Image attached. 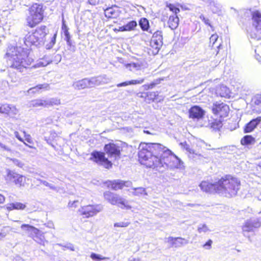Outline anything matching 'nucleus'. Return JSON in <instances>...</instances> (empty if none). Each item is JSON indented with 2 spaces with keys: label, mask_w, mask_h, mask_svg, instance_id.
<instances>
[{
  "label": "nucleus",
  "mask_w": 261,
  "mask_h": 261,
  "mask_svg": "<svg viewBox=\"0 0 261 261\" xmlns=\"http://www.w3.org/2000/svg\"><path fill=\"white\" fill-rule=\"evenodd\" d=\"M21 228H26L28 230H32L33 228H34V226L30 225L29 224H23L21 226Z\"/></svg>",
  "instance_id": "49"
},
{
  "label": "nucleus",
  "mask_w": 261,
  "mask_h": 261,
  "mask_svg": "<svg viewBox=\"0 0 261 261\" xmlns=\"http://www.w3.org/2000/svg\"><path fill=\"white\" fill-rule=\"evenodd\" d=\"M212 112L219 118L224 119L228 116L230 108L228 105L223 102H216L213 105Z\"/></svg>",
  "instance_id": "8"
},
{
  "label": "nucleus",
  "mask_w": 261,
  "mask_h": 261,
  "mask_svg": "<svg viewBox=\"0 0 261 261\" xmlns=\"http://www.w3.org/2000/svg\"><path fill=\"white\" fill-rule=\"evenodd\" d=\"M104 150L110 158L115 160H119L121 156V147L114 143L105 144Z\"/></svg>",
  "instance_id": "10"
},
{
  "label": "nucleus",
  "mask_w": 261,
  "mask_h": 261,
  "mask_svg": "<svg viewBox=\"0 0 261 261\" xmlns=\"http://www.w3.org/2000/svg\"><path fill=\"white\" fill-rule=\"evenodd\" d=\"M212 243V240L210 239L204 244H203V247L207 249H210L211 248Z\"/></svg>",
  "instance_id": "44"
},
{
  "label": "nucleus",
  "mask_w": 261,
  "mask_h": 261,
  "mask_svg": "<svg viewBox=\"0 0 261 261\" xmlns=\"http://www.w3.org/2000/svg\"><path fill=\"white\" fill-rule=\"evenodd\" d=\"M11 108L8 104H4L0 106V113L9 114Z\"/></svg>",
  "instance_id": "38"
},
{
  "label": "nucleus",
  "mask_w": 261,
  "mask_h": 261,
  "mask_svg": "<svg viewBox=\"0 0 261 261\" xmlns=\"http://www.w3.org/2000/svg\"><path fill=\"white\" fill-rule=\"evenodd\" d=\"M146 101L148 102H153L156 100L159 97L158 91L146 92Z\"/></svg>",
  "instance_id": "33"
},
{
  "label": "nucleus",
  "mask_w": 261,
  "mask_h": 261,
  "mask_svg": "<svg viewBox=\"0 0 261 261\" xmlns=\"http://www.w3.org/2000/svg\"><path fill=\"white\" fill-rule=\"evenodd\" d=\"M0 148H2L4 150L9 151L10 149L6 146L5 145H3L1 142H0Z\"/></svg>",
  "instance_id": "52"
},
{
  "label": "nucleus",
  "mask_w": 261,
  "mask_h": 261,
  "mask_svg": "<svg viewBox=\"0 0 261 261\" xmlns=\"http://www.w3.org/2000/svg\"><path fill=\"white\" fill-rule=\"evenodd\" d=\"M90 257L93 260H106L108 259V258L107 257H103L100 256V255L95 254L94 253H91L90 255Z\"/></svg>",
  "instance_id": "39"
},
{
  "label": "nucleus",
  "mask_w": 261,
  "mask_h": 261,
  "mask_svg": "<svg viewBox=\"0 0 261 261\" xmlns=\"http://www.w3.org/2000/svg\"><path fill=\"white\" fill-rule=\"evenodd\" d=\"M24 42L28 46L36 45L39 42L33 32H29L24 38Z\"/></svg>",
  "instance_id": "21"
},
{
  "label": "nucleus",
  "mask_w": 261,
  "mask_h": 261,
  "mask_svg": "<svg viewBox=\"0 0 261 261\" xmlns=\"http://www.w3.org/2000/svg\"><path fill=\"white\" fill-rule=\"evenodd\" d=\"M161 81V80L159 79L156 80L155 81L149 83V85L150 86V87L151 89L153 88L157 85L158 84H160Z\"/></svg>",
  "instance_id": "47"
},
{
  "label": "nucleus",
  "mask_w": 261,
  "mask_h": 261,
  "mask_svg": "<svg viewBox=\"0 0 261 261\" xmlns=\"http://www.w3.org/2000/svg\"><path fill=\"white\" fill-rule=\"evenodd\" d=\"M120 12L118 7L116 6L107 8L104 10L105 16L109 19L117 18L120 15Z\"/></svg>",
  "instance_id": "17"
},
{
  "label": "nucleus",
  "mask_w": 261,
  "mask_h": 261,
  "mask_svg": "<svg viewBox=\"0 0 261 261\" xmlns=\"http://www.w3.org/2000/svg\"><path fill=\"white\" fill-rule=\"evenodd\" d=\"M144 82V79H140L139 80H133L128 81H125L119 83L117 85L118 87L127 86L130 85L141 84Z\"/></svg>",
  "instance_id": "31"
},
{
  "label": "nucleus",
  "mask_w": 261,
  "mask_h": 261,
  "mask_svg": "<svg viewBox=\"0 0 261 261\" xmlns=\"http://www.w3.org/2000/svg\"><path fill=\"white\" fill-rule=\"evenodd\" d=\"M163 44V32L162 31L158 30L152 35L150 42V46L148 48L149 53L155 55H156L160 49Z\"/></svg>",
  "instance_id": "7"
},
{
  "label": "nucleus",
  "mask_w": 261,
  "mask_h": 261,
  "mask_svg": "<svg viewBox=\"0 0 261 261\" xmlns=\"http://www.w3.org/2000/svg\"><path fill=\"white\" fill-rule=\"evenodd\" d=\"M137 26V22L135 20H132L127 22L126 24L120 27L118 29H114L115 32H126L134 30Z\"/></svg>",
  "instance_id": "20"
},
{
  "label": "nucleus",
  "mask_w": 261,
  "mask_h": 261,
  "mask_svg": "<svg viewBox=\"0 0 261 261\" xmlns=\"http://www.w3.org/2000/svg\"><path fill=\"white\" fill-rule=\"evenodd\" d=\"M241 185V181L238 178L230 174H226L214 183L202 181L199 186L205 192L214 191L225 197L231 198L237 195Z\"/></svg>",
  "instance_id": "2"
},
{
  "label": "nucleus",
  "mask_w": 261,
  "mask_h": 261,
  "mask_svg": "<svg viewBox=\"0 0 261 261\" xmlns=\"http://www.w3.org/2000/svg\"><path fill=\"white\" fill-rule=\"evenodd\" d=\"M241 144L243 146H248L255 143V139L251 135H246L241 140Z\"/></svg>",
  "instance_id": "29"
},
{
  "label": "nucleus",
  "mask_w": 261,
  "mask_h": 261,
  "mask_svg": "<svg viewBox=\"0 0 261 261\" xmlns=\"http://www.w3.org/2000/svg\"><path fill=\"white\" fill-rule=\"evenodd\" d=\"M253 109L256 113H261V95L255 96L253 99Z\"/></svg>",
  "instance_id": "27"
},
{
  "label": "nucleus",
  "mask_w": 261,
  "mask_h": 261,
  "mask_svg": "<svg viewBox=\"0 0 261 261\" xmlns=\"http://www.w3.org/2000/svg\"><path fill=\"white\" fill-rule=\"evenodd\" d=\"M6 200L5 197L2 194H0V204H3Z\"/></svg>",
  "instance_id": "51"
},
{
  "label": "nucleus",
  "mask_w": 261,
  "mask_h": 261,
  "mask_svg": "<svg viewBox=\"0 0 261 261\" xmlns=\"http://www.w3.org/2000/svg\"><path fill=\"white\" fill-rule=\"evenodd\" d=\"M26 208V205L21 202H15L9 203L6 207V210L8 211H11L14 210H23Z\"/></svg>",
  "instance_id": "24"
},
{
  "label": "nucleus",
  "mask_w": 261,
  "mask_h": 261,
  "mask_svg": "<svg viewBox=\"0 0 261 261\" xmlns=\"http://www.w3.org/2000/svg\"><path fill=\"white\" fill-rule=\"evenodd\" d=\"M161 20L162 22L167 21L168 27L172 30L177 28L179 23V18L177 15H170L169 16L167 12L162 13Z\"/></svg>",
  "instance_id": "11"
},
{
  "label": "nucleus",
  "mask_w": 261,
  "mask_h": 261,
  "mask_svg": "<svg viewBox=\"0 0 261 261\" xmlns=\"http://www.w3.org/2000/svg\"><path fill=\"white\" fill-rule=\"evenodd\" d=\"M250 37L256 40H261V27H254L249 33Z\"/></svg>",
  "instance_id": "30"
},
{
  "label": "nucleus",
  "mask_w": 261,
  "mask_h": 261,
  "mask_svg": "<svg viewBox=\"0 0 261 261\" xmlns=\"http://www.w3.org/2000/svg\"><path fill=\"white\" fill-rule=\"evenodd\" d=\"M60 104V100L58 99L52 98L48 101L45 99H36L30 102V107H48L54 106H58Z\"/></svg>",
  "instance_id": "12"
},
{
  "label": "nucleus",
  "mask_w": 261,
  "mask_h": 261,
  "mask_svg": "<svg viewBox=\"0 0 261 261\" xmlns=\"http://www.w3.org/2000/svg\"><path fill=\"white\" fill-rule=\"evenodd\" d=\"M46 7L40 3H34L27 9L25 17L26 26L34 29L44 21L46 17Z\"/></svg>",
  "instance_id": "4"
},
{
  "label": "nucleus",
  "mask_w": 261,
  "mask_h": 261,
  "mask_svg": "<svg viewBox=\"0 0 261 261\" xmlns=\"http://www.w3.org/2000/svg\"><path fill=\"white\" fill-rule=\"evenodd\" d=\"M131 182L128 181L121 180H114L110 181L108 184V187L113 190H122L125 187H128Z\"/></svg>",
  "instance_id": "16"
},
{
  "label": "nucleus",
  "mask_w": 261,
  "mask_h": 261,
  "mask_svg": "<svg viewBox=\"0 0 261 261\" xmlns=\"http://www.w3.org/2000/svg\"><path fill=\"white\" fill-rule=\"evenodd\" d=\"M184 241H185V239L180 237L173 238L170 237L168 238V242L171 247L177 248L181 246L184 244Z\"/></svg>",
  "instance_id": "22"
},
{
  "label": "nucleus",
  "mask_w": 261,
  "mask_h": 261,
  "mask_svg": "<svg viewBox=\"0 0 261 261\" xmlns=\"http://www.w3.org/2000/svg\"><path fill=\"white\" fill-rule=\"evenodd\" d=\"M224 119H214L209 125L211 128L215 130H219L223 126V121Z\"/></svg>",
  "instance_id": "28"
},
{
  "label": "nucleus",
  "mask_w": 261,
  "mask_h": 261,
  "mask_svg": "<svg viewBox=\"0 0 261 261\" xmlns=\"http://www.w3.org/2000/svg\"><path fill=\"white\" fill-rule=\"evenodd\" d=\"M252 19L254 28L261 27V13L258 11H255L252 13Z\"/></svg>",
  "instance_id": "25"
},
{
  "label": "nucleus",
  "mask_w": 261,
  "mask_h": 261,
  "mask_svg": "<svg viewBox=\"0 0 261 261\" xmlns=\"http://www.w3.org/2000/svg\"><path fill=\"white\" fill-rule=\"evenodd\" d=\"M15 135L16 137L20 141L22 142L25 145H27V143H25V142L24 141H25L27 142H28V143H29L30 144H33V140H32L31 137L29 135H25V138H24V140L21 137H20L19 136L18 132H15Z\"/></svg>",
  "instance_id": "37"
},
{
  "label": "nucleus",
  "mask_w": 261,
  "mask_h": 261,
  "mask_svg": "<svg viewBox=\"0 0 261 261\" xmlns=\"http://www.w3.org/2000/svg\"><path fill=\"white\" fill-rule=\"evenodd\" d=\"M143 87H144V89L146 90L151 89L149 84H145L143 86Z\"/></svg>",
  "instance_id": "54"
},
{
  "label": "nucleus",
  "mask_w": 261,
  "mask_h": 261,
  "mask_svg": "<svg viewBox=\"0 0 261 261\" xmlns=\"http://www.w3.org/2000/svg\"><path fill=\"white\" fill-rule=\"evenodd\" d=\"M261 121V117H257L252 119L244 126L243 131L245 133H251Z\"/></svg>",
  "instance_id": "18"
},
{
  "label": "nucleus",
  "mask_w": 261,
  "mask_h": 261,
  "mask_svg": "<svg viewBox=\"0 0 261 261\" xmlns=\"http://www.w3.org/2000/svg\"><path fill=\"white\" fill-rule=\"evenodd\" d=\"M57 36V33H56L54 35L53 37L51 38V44L52 46L54 45L55 44V43H56Z\"/></svg>",
  "instance_id": "50"
},
{
  "label": "nucleus",
  "mask_w": 261,
  "mask_h": 261,
  "mask_svg": "<svg viewBox=\"0 0 261 261\" xmlns=\"http://www.w3.org/2000/svg\"><path fill=\"white\" fill-rule=\"evenodd\" d=\"M177 156L166 146L161 143H148L139 148L138 161L149 168H157L165 165L174 167Z\"/></svg>",
  "instance_id": "1"
},
{
  "label": "nucleus",
  "mask_w": 261,
  "mask_h": 261,
  "mask_svg": "<svg viewBox=\"0 0 261 261\" xmlns=\"http://www.w3.org/2000/svg\"><path fill=\"white\" fill-rule=\"evenodd\" d=\"M6 180L14 183L18 187L24 186L26 182V177L22 175L8 171L7 174Z\"/></svg>",
  "instance_id": "13"
},
{
  "label": "nucleus",
  "mask_w": 261,
  "mask_h": 261,
  "mask_svg": "<svg viewBox=\"0 0 261 261\" xmlns=\"http://www.w3.org/2000/svg\"><path fill=\"white\" fill-rule=\"evenodd\" d=\"M105 199L110 204L117 206L122 209H130L131 206L128 201L122 197L120 195L106 191L103 193Z\"/></svg>",
  "instance_id": "5"
},
{
  "label": "nucleus",
  "mask_w": 261,
  "mask_h": 261,
  "mask_svg": "<svg viewBox=\"0 0 261 261\" xmlns=\"http://www.w3.org/2000/svg\"><path fill=\"white\" fill-rule=\"evenodd\" d=\"M6 56L11 62V67L20 72L24 69L45 66L47 64L39 62L37 64L33 65V59L29 56L27 50L20 46H11L8 50Z\"/></svg>",
  "instance_id": "3"
},
{
  "label": "nucleus",
  "mask_w": 261,
  "mask_h": 261,
  "mask_svg": "<svg viewBox=\"0 0 261 261\" xmlns=\"http://www.w3.org/2000/svg\"><path fill=\"white\" fill-rule=\"evenodd\" d=\"M128 261H139L138 258H134L132 259L129 260Z\"/></svg>",
  "instance_id": "56"
},
{
  "label": "nucleus",
  "mask_w": 261,
  "mask_h": 261,
  "mask_svg": "<svg viewBox=\"0 0 261 261\" xmlns=\"http://www.w3.org/2000/svg\"><path fill=\"white\" fill-rule=\"evenodd\" d=\"M188 113L189 118L198 120L203 118L205 111L198 106H193L190 108Z\"/></svg>",
  "instance_id": "14"
},
{
  "label": "nucleus",
  "mask_w": 261,
  "mask_h": 261,
  "mask_svg": "<svg viewBox=\"0 0 261 261\" xmlns=\"http://www.w3.org/2000/svg\"><path fill=\"white\" fill-rule=\"evenodd\" d=\"M90 160L102 166L106 169H110L113 166V163L106 156L105 152L94 150L91 153Z\"/></svg>",
  "instance_id": "6"
},
{
  "label": "nucleus",
  "mask_w": 261,
  "mask_h": 261,
  "mask_svg": "<svg viewBox=\"0 0 261 261\" xmlns=\"http://www.w3.org/2000/svg\"><path fill=\"white\" fill-rule=\"evenodd\" d=\"M180 146H181V147L182 148L186 149V150H187L189 152H192V150L190 148V146L188 144V143H187L186 141H184L183 142L180 143Z\"/></svg>",
  "instance_id": "41"
},
{
  "label": "nucleus",
  "mask_w": 261,
  "mask_h": 261,
  "mask_svg": "<svg viewBox=\"0 0 261 261\" xmlns=\"http://www.w3.org/2000/svg\"><path fill=\"white\" fill-rule=\"evenodd\" d=\"M178 6H179V4L175 5L171 3L166 4V7L174 14L173 15H177V14L180 12V9L178 7Z\"/></svg>",
  "instance_id": "35"
},
{
  "label": "nucleus",
  "mask_w": 261,
  "mask_h": 261,
  "mask_svg": "<svg viewBox=\"0 0 261 261\" xmlns=\"http://www.w3.org/2000/svg\"><path fill=\"white\" fill-rule=\"evenodd\" d=\"M13 163L19 167L22 168L23 166V164L22 162L17 159H12Z\"/></svg>",
  "instance_id": "46"
},
{
  "label": "nucleus",
  "mask_w": 261,
  "mask_h": 261,
  "mask_svg": "<svg viewBox=\"0 0 261 261\" xmlns=\"http://www.w3.org/2000/svg\"><path fill=\"white\" fill-rule=\"evenodd\" d=\"M201 20L206 25L210 26L213 31L214 30V27L211 24L208 19L206 18L204 15H201L200 16Z\"/></svg>",
  "instance_id": "40"
},
{
  "label": "nucleus",
  "mask_w": 261,
  "mask_h": 261,
  "mask_svg": "<svg viewBox=\"0 0 261 261\" xmlns=\"http://www.w3.org/2000/svg\"><path fill=\"white\" fill-rule=\"evenodd\" d=\"M32 231H33L36 234H38L40 233V230L35 227L34 228H33Z\"/></svg>",
  "instance_id": "55"
},
{
  "label": "nucleus",
  "mask_w": 261,
  "mask_h": 261,
  "mask_svg": "<svg viewBox=\"0 0 261 261\" xmlns=\"http://www.w3.org/2000/svg\"><path fill=\"white\" fill-rule=\"evenodd\" d=\"M129 223L128 222H119L114 224L115 227H125L129 225Z\"/></svg>",
  "instance_id": "43"
},
{
  "label": "nucleus",
  "mask_w": 261,
  "mask_h": 261,
  "mask_svg": "<svg viewBox=\"0 0 261 261\" xmlns=\"http://www.w3.org/2000/svg\"><path fill=\"white\" fill-rule=\"evenodd\" d=\"M36 37L38 41L43 40L47 34V29L46 25H41L32 31Z\"/></svg>",
  "instance_id": "19"
},
{
  "label": "nucleus",
  "mask_w": 261,
  "mask_h": 261,
  "mask_svg": "<svg viewBox=\"0 0 261 261\" xmlns=\"http://www.w3.org/2000/svg\"><path fill=\"white\" fill-rule=\"evenodd\" d=\"M101 210L102 207L99 204H88L81 206L79 212L84 218H88L95 216Z\"/></svg>",
  "instance_id": "9"
},
{
  "label": "nucleus",
  "mask_w": 261,
  "mask_h": 261,
  "mask_svg": "<svg viewBox=\"0 0 261 261\" xmlns=\"http://www.w3.org/2000/svg\"><path fill=\"white\" fill-rule=\"evenodd\" d=\"M141 29L143 31H146L148 30L149 24L148 20L146 18H142L139 22Z\"/></svg>",
  "instance_id": "36"
},
{
  "label": "nucleus",
  "mask_w": 261,
  "mask_h": 261,
  "mask_svg": "<svg viewBox=\"0 0 261 261\" xmlns=\"http://www.w3.org/2000/svg\"><path fill=\"white\" fill-rule=\"evenodd\" d=\"M219 36L217 34L215 33L212 35L210 38L209 46L212 49H214L213 54L217 56L222 48V41L218 42Z\"/></svg>",
  "instance_id": "15"
},
{
  "label": "nucleus",
  "mask_w": 261,
  "mask_h": 261,
  "mask_svg": "<svg viewBox=\"0 0 261 261\" xmlns=\"http://www.w3.org/2000/svg\"><path fill=\"white\" fill-rule=\"evenodd\" d=\"M77 202V201H74L72 202H69L68 204V207L70 208H76L77 206L75 204Z\"/></svg>",
  "instance_id": "48"
},
{
  "label": "nucleus",
  "mask_w": 261,
  "mask_h": 261,
  "mask_svg": "<svg viewBox=\"0 0 261 261\" xmlns=\"http://www.w3.org/2000/svg\"><path fill=\"white\" fill-rule=\"evenodd\" d=\"M197 230L199 233H201L207 231L208 230V229L206 225L203 224L201 226L198 227Z\"/></svg>",
  "instance_id": "42"
},
{
  "label": "nucleus",
  "mask_w": 261,
  "mask_h": 261,
  "mask_svg": "<svg viewBox=\"0 0 261 261\" xmlns=\"http://www.w3.org/2000/svg\"><path fill=\"white\" fill-rule=\"evenodd\" d=\"M145 132L147 134H150L148 131H145Z\"/></svg>",
  "instance_id": "57"
},
{
  "label": "nucleus",
  "mask_w": 261,
  "mask_h": 261,
  "mask_svg": "<svg viewBox=\"0 0 261 261\" xmlns=\"http://www.w3.org/2000/svg\"><path fill=\"white\" fill-rule=\"evenodd\" d=\"M256 169L258 174H261V163H259L256 166Z\"/></svg>",
  "instance_id": "53"
},
{
  "label": "nucleus",
  "mask_w": 261,
  "mask_h": 261,
  "mask_svg": "<svg viewBox=\"0 0 261 261\" xmlns=\"http://www.w3.org/2000/svg\"><path fill=\"white\" fill-rule=\"evenodd\" d=\"M90 82L87 79H83L76 83V87L78 89H83L89 87Z\"/></svg>",
  "instance_id": "34"
},
{
  "label": "nucleus",
  "mask_w": 261,
  "mask_h": 261,
  "mask_svg": "<svg viewBox=\"0 0 261 261\" xmlns=\"http://www.w3.org/2000/svg\"><path fill=\"white\" fill-rule=\"evenodd\" d=\"M137 96L141 98H143L146 101V92H140L137 93Z\"/></svg>",
  "instance_id": "45"
},
{
  "label": "nucleus",
  "mask_w": 261,
  "mask_h": 261,
  "mask_svg": "<svg viewBox=\"0 0 261 261\" xmlns=\"http://www.w3.org/2000/svg\"><path fill=\"white\" fill-rule=\"evenodd\" d=\"M48 87L49 85L47 84H39L30 88L28 90V92L31 94H35L42 90H47Z\"/></svg>",
  "instance_id": "26"
},
{
  "label": "nucleus",
  "mask_w": 261,
  "mask_h": 261,
  "mask_svg": "<svg viewBox=\"0 0 261 261\" xmlns=\"http://www.w3.org/2000/svg\"><path fill=\"white\" fill-rule=\"evenodd\" d=\"M258 222L252 221L251 220L246 221L242 226L243 231L250 232L252 231L255 227L259 226Z\"/></svg>",
  "instance_id": "23"
},
{
  "label": "nucleus",
  "mask_w": 261,
  "mask_h": 261,
  "mask_svg": "<svg viewBox=\"0 0 261 261\" xmlns=\"http://www.w3.org/2000/svg\"><path fill=\"white\" fill-rule=\"evenodd\" d=\"M62 30L64 32V34L65 36V40L67 43V44L69 46L71 45V41L70 35L69 32L68 31V28L67 26L66 25L65 22H63L62 24Z\"/></svg>",
  "instance_id": "32"
}]
</instances>
